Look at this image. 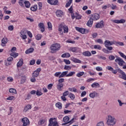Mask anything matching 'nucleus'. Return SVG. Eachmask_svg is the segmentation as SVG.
I'll return each mask as SVG.
<instances>
[{"instance_id": "nucleus-20", "label": "nucleus", "mask_w": 126, "mask_h": 126, "mask_svg": "<svg viewBox=\"0 0 126 126\" xmlns=\"http://www.w3.org/2000/svg\"><path fill=\"white\" fill-rule=\"evenodd\" d=\"M24 3H25V6L27 8H29L30 7V6L31 5V3H30V2L29 1L26 0L24 2Z\"/></svg>"}, {"instance_id": "nucleus-29", "label": "nucleus", "mask_w": 126, "mask_h": 126, "mask_svg": "<svg viewBox=\"0 0 126 126\" xmlns=\"http://www.w3.org/2000/svg\"><path fill=\"white\" fill-rule=\"evenodd\" d=\"M72 62H73L74 63H81V61L76 59V58H73L71 59Z\"/></svg>"}, {"instance_id": "nucleus-9", "label": "nucleus", "mask_w": 126, "mask_h": 126, "mask_svg": "<svg viewBox=\"0 0 126 126\" xmlns=\"http://www.w3.org/2000/svg\"><path fill=\"white\" fill-rule=\"evenodd\" d=\"M47 2L51 5H58L59 3L58 0H47Z\"/></svg>"}, {"instance_id": "nucleus-21", "label": "nucleus", "mask_w": 126, "mask_h": 126, "mask_svg": "<svg viewBox=\"0 0 126 126\" xmlns=\"http://www.w3.org/2000/svg\"><path fill=\"white\" fill-rule=\"evenodd\" d=\"M89 96L91 98H94V97H97V96H98V94L95 92H94V93L90 94Z\"/></svg>"}, {"instance_id": "nucleus-53", "label": "nucleus", "mask_w": 126, "mask_h": 126, "mask_svg": "<svg viewBox=\"0 0 126 126\" xmlns=\"http://www.w3.org/2000/svg\"><path fill=\"white\" fill-rule=\"evenodd\" d=\"M47 25H48V29H51V30H52V23H51V22H49L47 23Z\"/></svg>"}, {"instance_id": "nucleus-35", "label": "nucleus", "mask_w": 126, "mask_h": 126, "mask_svg": "<svg viewBox=\"0 0 126 126\" xmlns=\"http://www.w3.org/2000/svg\"><path fill=\"white\" fill-rule=\"evenodd\" d=\"M10 56L13 57V58H16L17 57H18V53L15 52H12L11 53H10Z\"/></svg>"}, {"instance_id": "nucleus-58", "label": "nucleus", "mask_w": 126, "mask_h": 126, "mask_svg": "<svg viewBox=\"0 0 126 126\" xmlns=\"http://www.w3.org/2000/svg\"><path fill=\"white\" fill-rule=\"evenodd\" d=\"M61 74H62V72H57L55 74V76H56V77H59V76H60V75H61Z\"/></svg>"}, {"instance_id": "nucleus-42", "label": "nucleus", "mask_w": 126, "mask_h": 126, "mask_svg": "<svg viewBox=\"0 0 126 126\" xmlns=\"http://www.w3.org/2000/svg\"><path fill=\"white\" fill-rule=\"evenodd\" d=\"M115 43L114 45H119V46H124V43L122 42H117L116 41H115Z\"/></svg>"}, {"instance_id": "nucleus-16", "label": "nucleus", "mask_w": 126, "mask_h": 126, "mask_svg": "<svg viewBox=\"0 0 126 126\" xmlns=\"http://www.w3.org/2000/svg\"><path fill=\"white\" fill-rule=\"evenodd\" d=\"M75 29L76 30H77V31H78L79 32H80V33H81L82 34H84L85 33V29H84L76 27Z\"/></svg>"}, {"instance_id": "nucleus-33", "label": "nucleus", "mask_w": 126, "mask_h": 126, "mask_svg": "<svg viewBox=\"0 0 126 126\" xmlns=\"http://www.w3.org/2000/svg\"><path fill=\"white\" fill-rule=\"evenodd\" d=\"M24 0H19V1L18 2L19 5L21 6V7H24V1H23Z\"/></svg>"}, {"instance_id": "nucleus-31", "label": "nucleus", "mask_w": 126, "mask_h": 126, "mask_svg": "<svg viewBox=\"0 0 126 126\" xmlns=\"http://www.w3.org/2000/svg\"><path fill=\"white\" fill-rule=\"evenodd\" d=\"M9 91L10 93H11L12 94H16V93H17L16 92V90H15V89H13V88L10 89Z\"/></svg>"}, {"instance_id": "nucleus-54", "label": "nucleus", "mask_w": 126, "mask_h": 126, "mask_svg": "<svg viewBox=\"0 0 126 126\" xmlns=\"http://www.w3.org/2000/svg\"><path fill=\"white\" fill-rule=\"evenodd\" d=\"M122 77H121L123 79H126V73H125V72H124L123 73H122L121 74Z\"/></svg>"}, {"instance_id": "nucleus-50", "label": "nucleus", "mask_w": 126, "mask_h": 126, "mask_svg": "<svg viewBox=\"0 0 126 126\" xmlns=\"http://www.w3.org/2000/svg\"><path fill=\"white\" fill-rule=\"evenodd\" d=\"M42 38V35L41 34H37L36 36H35V38L36 39V40H41V38Z\"/></svg>"}, {"instance_id": "nucleus-32", "label": "nucleus", "mask_w": 126, "mask_h": 126, "mask_svg": "<svg viewBox=\"0 0 126 126\" xmlns=\"http://www.w3.org/2000/svg\"><path fill=\"white\" fill-rule=\"evenodd\" d=\"M69 97L71 100H74L75 99V95L71 93L69 94Z\"/></svg>"}, {"instance_id": "nucleus-27", "label": "nucleus", "mask_w": 126, "mask_h": 126, "mask_svg": "<svg viewBox=\"0 0 126 126\" xmlns=\"http://www.w3.org/2000/svg\"><path fill=\"white\" fill-rule=\"evenodd\" d=\"M32 108L31 105L28 104L27 105L26 107H25L24 109V112H27V111H28V110H30Z\"/></svg>"}, {"instance_id": "nucleus-41", "label": "nucleus", "mask_w": 126, "mask_h": 126, "mask_svg": "<svg viewBox=\"0 0 126 126\" xmlns=\"http://www.w3.org/2000/svg\"><path fill=\"white\" fill-rule=\"evenodd\" d=\"M73 74H75V72L73 71V72H70V73H69L68 74H67L66 75V77H68L69 76H72L73 75Z\"/></svg>"}, {"instance_id": "nucleus-39", "label": "nucleus", "mask_w": 126, "mask_h": 126, "mask_svg": "<svg viewBox=\"0 0 126 126\" xmlns=\"http://www.w3.org/2000/svg\"><path fill=\"white\" fill-rule=\"evenodd\" d=\"M68 90L70 91L71 92H77V90H76V88H70L68 89Z\"/></svg>"}, {"instance_id": "nucleus-19", "label": "nucleus", "mask_w": 126, "mask_h": 126, "mask_svg": "<svg viewBox=\"0 0 126 126\" xmlns=\"http://www.w3.org/2000/svg\"><path fill=\"white\" fill-rule=\"evenodd\" d=\"M93 25V20L91 18H90V20L88 21V22L87 23V26H89V27H92Z\"/></svg>"}, {"instance_id": "nucleus-8", "label": "nucleus", "mask_w": 126, "mask_h": 126, "mask_svg": "<svg viewBox=\"0 0 126 126\" xmlns=\"http://www.w3.org/2000/svg\"><path fill=\"white\" fill-rule=\"evenodd\" d=\"M15 78H16V79L20 78H21L22 79H25V78H26V76L22 74V72H20L18 74H16V75L15 76Z\"/></svg>"}, {"instance_id": "nucleus-25", "label": "nucleus", "mask_w": 126, "mask_h": 126, "mask_svg": "<svg viewBox=\"0 0 126 126\" xmlns=\"http://www.w3.org/2000/svg\"><path fill=\"white\" fill-rule=\"evenodd\" d=\"M79 50V48L78 47H71L70 48V51L71 52H73L74 53H75L77 52Z\"/></svg>"}, {"instance_id": "nucleus-23", "label": "nucleus", "mask_w": 126, "mask_h": 126, "mask_svg": "<svg viewBox=\"0 0 126 126\" xmlns=\"http://www.w3.org/2000/svg\"><path fill=\"white\" fill-rule=\"evenodd\" d=\"M33 52H34V48H30L26 51L25 53L27 54H31V53H33Z\"/></svg>"}, {"instance_id": "nucleus-56", "label": "nucleus", "mask_w": 126, "mask_h": 126, "mask_svg": "<svg viewBox=\"0 0 126 126\" xmlns=\"http://www.w3.org/2000/svg\"><path fill=\"white\" fill-rule=\"evenodd\" d=\"M95 42H96L97 43H98L99 44H103V40L101 39H98L95 40Z\"/></svg>"}, {"instance_id": "nucleus-11", "label": "nucleus", "mask_w": 126, "mask_h": 126, "mask_svg": "<svg viewBox=\"0 0 126 126\" xmlns=\"http://www.w3.org/2000/svg\"><path fill=\"white\" fill-rule=\"evenodd\" d=\"M91 18L94 21L98 20L100 18V15L99 14H94L92 15Z\"/></svg>"}, {"instance_id": "nucleus-51", "label": "nucleus", "mask_w": 126, "mask_h": 126, "mask_svg": "<svg viewBox=\"0 0 126 126\" xmlns=\"http://www.w3.org/2000/svg\"><path fill=\"white\" fill-rule=\"evenodd\" d=\"M13 29H14V27L13 25L9 26V27H8V30L9 31H13Z\"/></svg>"}, {"instance_id": "nucleus-4", "label": "nucleus", "mask_w": 126, "mask_h": 126, "mask_svg": "<svg viewBox=\"0 0 126 126\" xmlns=\"http://www.w3.org/2000/svg\"><path fill=\"white\" fill-rule=\"evenodd\" d=\"M73 120H74V118L72 119L70 121H69V117L66 116L63 119V121L64 123H65L63 124L62 125H63V126L65 125H67V124H71L73 123Z\"/></svg>"}, {"instance_id": "nucleus-17", "label": "nucleus", "mask_w": 126, "mask_h": 126, "mask_svg": "<svg viewBox=\"0 0 126 126\" xmlns=\"http://www.w3.org/2000/svg\"><path fill=\"white\" fill-rule=\"evenodd\" d=\"M82 55L85 57H91L92 56L91 52H90V51L84 52L82 53Z\"/></svg>"}, {"instance_id": "nucleus-22", "label": "nucleus", "mask_w": 126, "mask_h": 126, "mask_svg": "<svg viewBox=\"0 0 126 126\" xmlns=\"http://www.w3.org/2000/svg\"><path fill=\"white\" fill-rule=\"evenodd\" d=\"M23 64V59H20L19 61L17 64V67H20V66H22Z\"/></svg>"}, {"instance_id": "nucleus-6", "label": "nucleus", "mask_w": 126, "mask_h": 126, "mask_svg": "<svg viewBox=\"0 0 126 126\" xmlns=\"http://www.w3.org/2000/svg\"><path fill=\"white\" fill-rule=\"evenodd\" d=\"M49 123L52 125L53 126H59V124L58 123V121H57V118H50Z\"/></svg>"}, {"instance_id": "nucleus-40", "label": "nucleus", "mask_w": 126, "mask_h": 126, "mask_svg": "<svg viewBox=\"0 0 126 126\" xmlns=\"http://www.w3.org/2000/svg\"><path fill=\"white\" fill-rule=\"evenodd\" d=\"M71 3H72V0H69V1L66 3L65 5V7H68V6H70V4H71Z\"/></svg>"}, {"instance_id": "nucleus-36", "label": "nucleus", "mask_w": 126, "mask_h": 126, "mask_svg": "<svg viewBox=\"0 0 126 126\" xmlns=\"http://www.w3.org/2000/svg\"><path fill=\"white\" fill-rule=\"evenodd\" d=\"M63 30L64 33H67L68 32V28L66 26L63 27Z\"/></svg>"}, {"instance_id": "nucleus-37", "label": "nucleus", "mask_w": 126, "mask_h": 126, "mask_svg": "<svg viewBox=\"0 0 126 126\" xmlns=\"http://www.w3.org/2000/svg\"><path fill=\"white\" fill-rule=\"evenodd\" d=\"M94 49H97V50H101L102 47L100 45H95L94 46Z\"/></svg>"}, {"instance_id": "nucleus-48", "label": "nucleus", "mask_w": 126, "mask_h": 126, "mask_svg": "<svg viewBox=\"0 0 126 126\" xmlns=\"http://www.w3.org/2000/svg\"><path fill=\"white\" fill-rule=\"evenodd\" d=\"M36 94L37 95V96H41V95H43V93L40 91L37 90L36 92Z\"/></svg>"}, {"instance_id": "nucleus-55", "label": "nucleus", "mask_w": 126, "mask_h": 126, "mask_svg": "<svg viewBox=\"0 0 126 126\" xmlns=\"http://www.w3.org/2000/svg\"><path fill=\"white\" fill-rule=\"evenodd\" d=\"M95 69L97 71H102L103 70V69L102 68V67L100 66L96 67Z\"/></svg>"}, {"instance_id": "nucleus-5", "label": "nucleus", "mask_w": 126, "mask_h": 126, "mask_svg": "<svg viewBox=\"0 0 126 126\" xmlns=\"http://www.w3.org/2000/svg\"><path fill=\"white\" fill-rule=\"evenodd\" d=\"M21 121L23 124V126H28L30 125V121H29V119H28L27 117H24L22 119Z\"/></svg>"}, {"instance_id": "nucleus-59", "label": "nucleus", "mask_w": 126, "mask_h": 126, "mask_svg": "<svg viewBox=\"0 0 126 126\" xmlns=\"http://www.w3.org/2000/svg\"><path fill=\"white\" fill-rule=\"evenodd\" d=\"M76 14L75 16L76 19H81V16L78 15L77 13H76Z\"/></svg>"}, {"instance_id": "nucleus-10", "label": "nucleus", "mask_w": 126, "mask_h": 126, "mask_svg": "<svg viewBox=\"0 0 126 126\" xmlns=\"http://www.w3.org/2000/svg\"><path fill=\"white\" fill-rule=\"evenodd\" d=\"M40 71H41V68H38L37 70L34 71L32 73V77L33 78H35V77H37V76L39 75Z\"/></svg>"}, {"instance_id": "nucleus-46", "label": "nucleus", "mask_w": 126, "mask_h": 126, "mask_svg": "<svg viewBox=\"0 0 126 126\" xmlns=\"http://www.w3.org/2000/svg\"><path fill=\"white\" fill-rule=\"evenodd\" d=\"M84 74V72H80L76 74V76L78 77H80V76H82Z\"/></svg>"}, {"instance_id": "nucleus-47", "label": "nucleus", "mask_w": 126, "mask_h": 126, "mask_svg": "<svg viewBox=\"0 0 126 126\" xmlns=\"http://www.w3.org/2000/svg\"><path fill=\"white\" fill-rule=\"evenodd\" d=\"M119 54L120 55L121 57L126 60V56L124 53H122L121 52H119Z\"/></svg>"}, {"instance_id": "nucleus-2", "label": "nucleus", "mask_w": 126, "mask_h": 126, "mask_svg": "<svg viewBox=\"0 0 126 126\" xmlns=\"http://www.w3.org/2000/svg\"><path fill=\"white\" fill-rule=\"evenodd\" d=\"M115 43L116 42L115 41H110V40H106L104 41L105 47H106L107 49L109 50V51H112V50H113V47L109 46H112V45H115Z\"/></svg>"}, {"instance_id": "nucleus-24", "label": "nucleus", "mask_w": 126, "mask_h": 126, "mask_svg": "<svg viewBox=\"0 0 126 126\" xmlns=\"http://www.w3.org/2000/svg\"><path fill=\"white\" fill-rule=\"evenodd\" d=\"M47 123V120L45 119L40 120L38 122V125H42Z\"/></svg>"}, {"instance_id": "nucleus-13", "label": "nucleus", "mask_w": 126, "mask_h": 126, "mask_svg": "<svg viewBox=\"0 0 126 126\" xmlns=\"http://www.w3.org/2000/svg\"><path fill=\"white\" fill-rule=\"evenodd\" d=\"M104 27V21H101L95 25V28H103Z\"/></svg>"}, {"instance_id": "nucleus-26", "label": "nucleus", "mask_w": 126, "mask_h": 126, "mask_svg": "<svg viewBox=\"0 0 126 126\" xmlns=\"http://www.w3.org/2000/svg\"><path fill=\"white\" fill-rule=\"evenodd\" d=\"M67 73H68V71H66L62 72L59 76V78H61V77H63L64 76H65V75H67Z\"/></svg>"}, {"instance_id": "nucleus-63", "label": "nucleus", "mask_w": 126, "mask_h": 126, "mask_svg": "<svg viewBox=\"0 0 126 126\" xmlns=\"http://www.w3.org/2000/svg\"><path fill=\"white\" fill-rule=\"evenodd\" d=\"M68 94H69L68 91H66L63 94V95L66 97V96H67Z\"/></svg>"}, {"instance_id": "nucleus-30", "label": "nucleus", "mask_w": 126, "mask_h": 126, "mask_svg": "<svg viewBox=\"0 0 126 126\" xmlns=\"http://www.w3.org/2000/svg\"><path fill=\"white\" fill-rule=\"evenodd\" d=\"M70 54L69 53H65L62 55V58H69Z\"/></svg>"}, {"instance_id": "nucleus-52", "label": "nucleus", "mask_w": 126, "mask_h": 126, "mask_svg": "<svg viewBox=\"0 0 126 126\" xmlns=\"http://www.w3.org/2000/svg\"><path fill=\"white\" fill-rule=\"evenodd\" d=\"M63 62L66 64H70V61L69 60L64 59Z\"/></svg>"}, {"instance_id": "nucleus-3", "label": "nucleus", "mask_w": 126, "mask_h": 126, "mask_svg": "<svg viewBox=\"0 0 126 126\" xmlns=\"http://www.w3.org/2000/svg\"><path fill=\"white\" fill-rule=\"evenodd\" d=\"M107 124L108 126H114L116 124V120L114 119V117L109 116Z\"/></svg>"}, {"instance_id": "nucleus-44", "label": "nucleus", "mask_w": 126, "mask_h": 126, "mask_svg": "<svg viewBox=\"0 0 126 126\" xmlns=\"http://www.w3.org/2000/svg\"><path fill=\"white\" fill-rule=\"evenodd\" d=\"M64 69L65 70H69L70 69H71V67H70L69 65H65L64 67Z\"/></svg>"}, {"instance_id": "nucleus-34", "label": "nucleus", "mask_w": 126, "mask_h": 126, "mask_svg": "<svg viewBox=\"0 0 126 126\" xmlns=\"http://www.w3.org/2000/svg\"><path fill=\"white\" fill-rule=\"evenodd\" d=\"M56 106L57 108H58L60 109H62V108H63L62 103H61V102H57L56 104Z\"/></svg>"}, {"instance_id": "nucleus-64", "label": "nucleus", "mask_w": 126, "mask_h": 126, "mask_svg": "<svg viewBox=\"0 0 126 126\" xmlns=\"http://www.w3.org/2000/svg\"><path fill=\"white\" fill-rule=\"evenodd\" d=\"M97 126H104V123L103 122L98 123L97 125Z\"/></svg>"}, {"instance_id": "nucleus-60", "label": "nucleus", "mask_w": 126, "mask_h": 126, "mask_svg": "<svg viewBox=\"0 0 126 126\" xmlns=\"http://www.w3.org/2000/svg\"><path fill=\"white\" fill-rule=\"evenodd\" d=\"M53 87V84H49L48 86H47V89L49 90H51V89H52Z\"/></svg>"}, {"instance_id": "nucleus-45", "label": "nucleus", "mask_w": 126, "mask_h": 126, "mask_svg": "<svg viewBox=\"0 0 126 126\" xmlns=\"http://www.w3.org/2000/svg\"><path fill=\"white\" fill-rule=\"evenodd\" d=\"M99 84H98V83H94L92 85V87H99Z\"/></svg>"}, {"instance_id": "nucleus-57", "label": "nucleus", "mask_w": 126, "mask_h": 126, "mask_svg": "<svg viewBox=\"0 0 126 126\" xmlns=\"http://www.w3.org/2000/svg\"><path fill=\"white\" fill-rule=\"evenodd\" d=\"M38 5L39 10H41L42 9V2H38Z\"/></svg>"}, {"instance_id": "nucleus-43", "label": "nucleus", "mask_w": 126, "mask_h": 126, "mask_svg": "<svg viewBox=\"0 0 126 126\" xmlns=\"http://www.w3.org/2000/svg\"><path fill=\"white\" fill-rule=\"evenodd\" d=\"M6 100H15V97L13 95L9 96L8 97L6 98Z\"/></svg>"}, {"instance_id": "nucleus-62", "label": "nucleus", "mask_w": 126, "mask_h": 126, "mask_svg": "<svg viewBox=\"0 0 126 126\" xmlns=\"http://www.w3.org/2000/svg\"><path fill=\"white\" fill-rule=\"evenodd\" d=\"M98 58L99 60H103V61H105L106 60V57L103 56H98Z\"/></svg>"}, {"instance_id": "nucleus-49", "label": "nucleus", "mask_w": 126, "mask_h": 126, "mask_svg": "<svg viewBox=\"0 0 126 126\" xmlns=\"http://www.w3.org/2000/svg\"><path fill=\"white\" fill-rule=\"evenodd\" d=\"M108 59L109 61H114V60H115V56H114V55H110Z\"/></svg>"}, {"instance_id": "nucleus-1", "label": "nucleus", "mask_w": 126, "mask_h": 126, "mask_svg": "<svg viewBox=\"0 0 126 126\" xmlns=\"http://www.w3.org/2000/svg\"><path fill=\"white\" fill-rule=\"evenodd\" d=\"M61 49V44L59 43H54L50 46L51 53L52 54L60 51Z\"/></svg>"}, {"instance_id": "nucleus-61", "label": "nucleus", "mask_w": 126, "mask_h": 126, "mask_svg": "<svg viewBox=\"0 0 126 126\" xmlns=\"http://www.w3.org/2000/svg\"><path fill=\"white\" fill-rule=\"evenodd\" d=\"M61 99L62 101H66V96H65V95H63V94L62 96H61Z\"/></svg>"}, {"instance_id": "nucleus-18", "label": "nucleus", "mask_w": 126, "mask_h": 126, "mask_svg": "<svg viewBox=\"0 0 126 126\" xmlns=\"http://www.w3.org/2000/svg\"><path fill=\"white\" fill-rule=\"evenodd\" d=\"M113 22H114V23H117L118 24H119V23H125V22H126V20H124V19H121V20H114L113 21Z\"/></svg>"}, {"instance_id": "nucleus-14", "label": "nucleus", "mask_w": 126, "mask_h": 126, "mask_svg": "<svg viewBox=\"0 0 126 126\" xmlns=\"http://www.w3.org/2000/svg\"><path fill=\"white\" fill-rule=\"evenodd\" d=\"M38 27L40 29V31L42 32H45V26H44V23H40L38 24Z\"/></svg>"}, {"instance_id": "nucleus-15", "label": "nucleus", "mask_w": 126, "mask_h": 126, "mask_svg": "<svg viewBox=\"0 0 126 126\" xmlns=\"http://www.w3.org/2000/svg\"><path fill=\"white\" fill-rule=\"evenodd\" d=\"M56 15L58 17H62L63 15V12L61 10H58L56 12Z\"/></svg>"}, {"instance_id": "nucleus-28", "label": "nucleus", "mask_w": 126, "mask_h": 126, "mask_svg": "<svg viewBox=\"0 0 126 126\" xmlns=\"http://www.w3.org/2000/svg\"><path fill=\"white\" fill-rule=\"evenodd\" d=\"M37 9H38V6L37 5H34L31 7V10L32 11H37Z\"/></svg>"}, {"instance_id": "nucleus-7", "label": "nucleus", "mask_w": 126, "mask_h": 126, "mask_svg": "<svg viewBox=\"0 0 126 126\" xmlns=\"http://www.w3.org/2000/svg\"><path fill=\"white\" fill-rule=\"evenodd\" d=\"M115 63H118L119 65L120 66H123L124 64L125 63V61H124V60L120 57H118L117 59H116L115 60Z\"/></svg>"}, {"instance_id": "nucleus-12", "label": "nucleus", "mask_w": 126, "mask_h": 126, "mask_svg": "<svg viewBox=\"0 0 126 126\" xmlns=\"http://www.w3.org/2000/svg\"><path fill=\"white\" fill-rule=\"evenodd\" d=\"M8 42L7 38L4 37L1 40V46L2 47L5 46V44H6Z\"/></svg>"}, {"instance_id": "nucleus-38", "label": "nucleus", "mask_w": 126, "mask_h": 126, "mask_svg": "<svg viewBox=\"0 0 126 126\" xmlns=\"http://www.w3.org/2000/svg\"><path fill=\"white\" fill-rule=\"evenodd\" d=\"M63 84H62V83H59L57 86L58 89H59V90H61V89H62V88H63Z\"/></svg>"}]
</instances>
